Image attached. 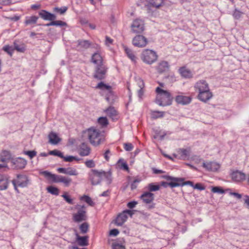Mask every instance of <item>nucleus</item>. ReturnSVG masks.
I'll return each mask as SVG.
<instances>
[{"mask_svg": "<svg viewBox=\"0 0 249 249\" xmlns=\"http://www.w3.org/2000/svg\"><path fill=\"white\" fill-rule=\"evenodd\" d=\"M157 95L156 103L160 106H166L171 104L172 99L170 93L159 87L156 88Z\"/></svg>", "mask_w": 249, "mask_h": 249, "instance_id": "nucleus-1", "label": "nucleus"}, {"mask_svg": "<svg viewBox=\"0 0 249 249\" xmlns=\"http://www.w3.org/2000/svg\"><path fill=\"white\" fill-rule=\"evenodd\" d=\"M85 134L88 137L90 143L94 146L99 145L104 140L100 131L94 128L88 129L85 132Z\"/></svg>", "mask_w": 249, "mask_h": 249, "instance_id": "nucleus-2", "label": "nucleus"}, {"mask_svg": "<svg viewBox=\"0 0 249 249\" xmlns=\"http://www.w3.org/2000/svg\"><path fill=\"white\" fill-rule=\"evenodd\" d=\"M158 55L157 53L150 49L143 50L141 54L142 61L148 65H151L158 60Z\"/></svg>", "mask_w": 249, "mask_h": 249, "instance_id": "nucleus-3", "label": "nucleus"}, {"mask_svg": "<svg viewBox=\"0 0 249 249\" xmlns=\"http://www.w3.org/2000/svg\"><path fill=\"white\" fill-rule=\"evenodd\" d=\"M96 89H101L102 91V94H106V99L109 103L112 104L114 100V96L111 90V86L105 84L104 82H101L96 87Z\"/></svg>", "mask_w": 249, "mask_h": 249, "instance_id": "nucleus-4", "label": "nucleus"}, {"mask_svg": "<svg viewBox=\"0 0 249 249\" xmlns=\"http://www.w3.org/2000/svg\"><path fill=\"white\" fill-rule=\"evenodd\" d=\"M130 27L133 33H142L145 29L144 21L140 18H136L132 21Z\"/></svg>", "mask_w": 249, "mask_h": 249, "instance_id": "nucleus-5", "label": "nucleus"}, {"mask_svg": "<svg viewBox=\"0 0 249 249\" xmlns=\"http://www.w3.org/2000/svg\"><path fill=\"white\" fill-rule=\"evenodd\" d=\"M75 209L78 210V212L77 213L73 214V221L76 222H80L86 220L87 216L85 207L84 205H77L75 206Z\"/></svg>", "mask_w": 249, "mask_h": 249, "instance_id": "nucleus-6", "label": "nucleus"}, {"mask_svg": "<svg viewBox=\"0 0 249 249\" xmlns=\"http://www.w3.org/2000/svg\"><path fill=\"white\" fill-rule=\"evenodd\" d=\"M29 183V179L27 177L23 175H17V178L12 180V183L14 186L15 189L18 192V187H26Z\"/></svg>", "mask_w": 249, "mask_h": 249, "instance_id": "nucleus-7", "label": "nucleus"}, {"mask_svg": "<svg viewBox=\"0 0 249 249\" xmlns=\"http://www.w3.org/2000/svg\"><path fill=\"white\" fill-rule=\"evenodd\" d=\"M103 171H98L93 169L89 174V179L92 185H97L100 183L103 178Z\"/></svg>", "mask_w": 249, "mask_h": 249, "instance_id": "nucleus-8", "label": "nucleus"}, {"mask_svg": "<svg viewBox=\"0 0 249 249\" xmlns=\"http://www.w3.org/2000/svg\"><path fill=\"white\" fill-rule=\"evenodd\" d=\"M148 43V39L142 35L136 36L132 39L133 45L138 48H144Z\"/></svg>", "mask_w": 249, "mask_h": 249, "instance_id": "nucleus-9", "label": "nucleus"}, {"mask_svg": "<svg viewBox=\"0 0 249 249\" xmlns=\"http://www.w3.org/2000/svg\"><path fill=\"white\" fill-rule=\"evenodd\" d=\"M133 214L131 210H126L123 212L122 213L118 215L115 220V223L117 226H121L126 221L127 219V215H130L131 216Z\"/></svg>", "mask_w": 249, "mask_h": 249, "instance_id": "nucleus-10", "label": "nucleus"}, {"mask_svg": "<svg viewBox=\"0 0 249 249\" xmlns=\"http://www.w3.org/2000/svg\"><path fill=\"white\" fill-rule=\"evenodd\" d=\"M143 202L145 204H149V209H152L155 207V204L152 203L154 199V195L149 192H146L143 193L140 196Z\"/></svg>", "mask_w": 249, "mask_h": 249, "instance_id": "nucleus-11", "label": "nucleus"}, {"mask_svg": "<svg viewBox=\"0 0 249 249\" xmlns=\"http://www.w3.org/2000/svg\"><path fill=\"white\" fill-rule=\"evenodd\" d=\"M230 175L232 180L235 182H241L246 179V174L239 170L232 171Z\"/></svg>", "mask_w": 249, "mask_h": 249, "instance_id": "nucleus-12", "label": "nucleus"}, {"mask_svg": "<svg viewBox=\"0 0 249 249\" xmlns=\"http://www.w3.org/2000/svg\"><path fill=\"white\" fill-rule=\"evenodd\" d=\"M106 72L107 68L104 65L97 66L94 74V77L98 80L104 79L106 77Z\"/></svg>", "mask_w": 249, "mask_h": 249, "instance_id": "nucleus-13", "label": "nucleus"}, {"mask_svg": "<svg viewBox=\"0 0 249 249\" xmlns=\"http://www.w3.org/2000/svg\"><path fill=\"white\" fill-rule=\"evenodd\" d=\"M11 163L14 169H22L25 167L27 162L25 160L21 158L11 159Z\"/></svg>", "mask_w": 249, "mask_h": 249, "instance_id": "nucleus-14", "label": "nucleus"}, {"mask_svg": "<svg viewBox=\"0 0 249 249\" xmlns=\"http://www.w3.org/2000/svg\"><path fill=\"white\" fill-rule=\"evenodd\" d=\"M203 167L208 171L214 172L217 171L220 168V165L217 162L209 161L204 162L203 163Z\"/></svg>", "mask_w": 249, "mask_h": 249, "instance_id": "nucleus-15", "label": "nucleus"}, {"mask_svg": "<svg viewBox=\"0 0 249 249\" xmlns=\"http://www.w3.org/2000/svg\"><path fill=\"white\" fill-rule=\"evenodd\" d=\"M195 88L196 90L198 91V93L210 89L208 83L203 80L197 82L195 85Z\"/></svg>", "mask_w": 249, "mask_h": 249, "instance_id": "nucleus-16", "label": "nucleus"}, {"mask_svg": "<svg viewBox=\"0 0 249 249\" xmlns=\"http://www.w3.org/2000/svg\"><path fill=\"white\" fill-rule=\"evenodd\" d=\"M213 96L212 92L210 91V89H208L207 90L198 93L197 98L203 102H206L211 99Z\"/></svg>", "mask_w": 249, "mask_h": 249, "instance_id": "nucleus-17", "label": "nucleus"}, {"mask_svg": "<svg viewBox=\"0 0 249 249\" xmlns=\"http://www.w3.org/2000/svg\"><path fill=\"white\" fill-rule=\"evenodd\" d=\"M164 178L167 180H173V181H171L169 183L162 182V185L165 187H167V185H168L172 188L179 186L180 184L178 182V181L179 180H182L181 178H172L170 176H165Z\"/></svg>", "mask_w": 249, "mask_h": 249, "instance_id": "nucleus-18", "label": "nucleus"}, {"mask_svg": "<svg viewBox=\"0 0 249 249\" xmlns=\"http://www.w3.org/2000/svg\"><path fill=\"white\" fill-rule=\"evenodd\" d=\"M72 180L71 178L60 175H56L54 182L55 183H63L65 186L68 187L71 183Z\"/></svg>", "mask_w": 249, "mask_h": 249, "instance_id": "nucleus-19", "label": "nucleus"}, {"mask_svg": "<svg viewBox=\"0 0 249 249\" xmlns=\"http://www.w3.org/2000/svg\"><path fill=\"white\" fill-rule=\"evenodd\" d=\"M49 142L53 145L57 144L61 139L58 136L57 134L53 131L51 132L48 135Z\"/></svg>", "mask_w": 249, "mask_h": 249, "instance_id": "nucleus-20", "label": "nucleus"}, {"mask_svg": "<svg viewBox=\"0 0 249 249\" xmlns=\"http://www.w3.org/2000/svg\"><path fill=\"white\" fill-rule=\"evenodd\" d=\"M90 153V147L85 143H82L79 147V154L81 156H87Z\"/></svg>", "mask_w": 249, "mask_h": 249, "instance_id": "nucleus-21", "label": "nucleus"}, {"mask_svg": "<svg viewBox=\"0 0 249 249\" xmlns=\"http://www.w3.org/2000/svg\"><path fill=\"white\" fill-rule=\"evenodd\" d=\"M39 16L44 20H54L56 19V16L53 14H51L45 10H42L39 12Z\"/></svg>", "mask_w": 249, "mask_h": 249, "instance_id": "nucleus-22", "label": "nucleus"}, {"mask_svg": "<svg viewBox=\"0 0 249 249\" xmlns=\"http://www.w3.org/2000/svg\"><path fill=\"white\" fill-rule=\"evenodd\" d=\"M191 98L189 96H186L182 95H178L176 98V101L182 105H186L191 102Z\"/></svg>", "mask_w": 249, "mask_h": 249, "instance_id": "nucleus-23", "label": "nucleus"}, {"mask_svg": "<svg viewBox=\"0 0 249 249\" xmlns=\"http://www.w3.org/2000/svg\"><path fill=\"white\" fill-rule=\"evenodd\" d=\"M190 149L180 148L178 151V155L181 160H185L190 156Z\"/></svg>", "mask_w": 249, "mask_h": 249, "instance_id": "nucleus-24", "label": "nucleus"}, {"mask_svg": "<svg viewBox=\"0 0 249 249\" xmlns=\"http://www.w3.org/2000/svg\"><path fill=\"white\" fill-rule=\"evenodd\" d=\"M179 72L183 77L190 78L193 77L192 71L185 67H181L179 69Z\"/></svg>", "mask_w": 249, "mask_h": 249, "instance_id": "nucleus-25", "label": "nucleus"}, {"mask_svg": "<svg viewBox=\"0 0 249 249\" xmlns=\"http://www.w3.org/2000/svg\"><path fill=\"white\" fill-rule=\"evenodd\" d=\"M12 159L11 155L10 153L8 151L3 150L2 151L0 155V160L2 162H8L10 160H11Z\"/></svg>", "mask_w": 249, "mask_h": 249, "instance_id": "nucleus-26", "label": "nucleus"}, {"mask_svg": "<svg viewBox=\"0 0 249 249\" xmlns=\"http://www.w3.org/2000/svg\"><path fill=\"white\" fill-rule=\"evenodd\" d=\"M169 68V64L167 62L163 61L159 63L157 70L160 73H162L167 70Z\"/></svg>", "mask_w": 249, "mask_h": 249, "instance_id": "nucleus-27", "label": "nucleus"}, {"mask_svg": "<svg viewBox=\"0 0 249 249\" xmlns=\"http://www.w3.org/2000/svg\"><path fill=\"white\" fill-rule=\"evenodd\" d=\"M9 182L6 177L0 175V190H5L7 188Z\"/></svg>", "mask_w": 249, "mask_h": 249, "instance_id": "nucleus-28", "label": "nucleus"}, {"mask_svg": "<svg viewBox=\"0 0 249 249\" xmlns=\"http://www.w3.org/2000/svg\"><path fill=\"white\" fill-rule=\"evenodd\" d=\"M91 60L92 62L97 66L102 65V58L98 53H95L92 55Z\"/></svg>", "mask_w": 249, "mask_h": 249, "instance_id": "nucleus-29", "label": "nucleus"}, {"mask_svg": "<svg viewBox=\"0 0 249 249\" xmlns=\"http://www.w3.org/2000/svg\"><path fill=\"white\" fill-rule=\"evenodd\" d=\"M38 19V18L35 16L27 17H26L24 23L26 26L34 25L36 23Z\"/></svg>", "mask_w": 249, "mask_h": 249, "instance_id": "nucleus-30", "label": "nucleus"}, {"mask_svg": "<svg viewBox=\"0 0 249 249\" xmlns=\"http://www.w3.org/2000/svg\"><path fill=\"white\" fill-rule=\"evenodd\" d=\"M76 241L79 246H86L88 245V237L87 236H80L78 234H76Z\"/></svg>", "mask_w": 249, "mask_h": 249, "instance_id": "nucleus-31", "label": "nucleus"}, {"mask_svg": "<svg viewBox=\"0 0 249 249\" xmlns=\"http://www.w3.org/2000/svg\"><path fill=\"white\" fill-rule=\"evenodd\" d=\"M95 45L91 44L88 40H80L78 41V46L83 49H87L90 47H93Z\"/></svg>", "mask_w": 249, "mask_h": 249, "instance_id": "nucleus-32", "label": "nucleus"}, {"mask_svg": "<svg viewBox=\"0 0 249 249\" xmlns=\"http://www.w3.org/2000/svg\"><path fill=\"white\" fill-rule=\"evenodd\" d=\"M41 174L43 175L45 178L49 179L52 180L53 182H54L55 178L57 175L53 174L51 173L45 171L41 172Z\"/></svg>", "mask_w": 249, "mask_h": 249, "instance_id": "nucleus-33", "label": "nucleus"}, {"mask_svg": "<svg viewBox=\"0 0 249 249\" xmlns=\"http://www.w3.org/2000/svg\"><path fill=\"white\" fill-rule=\"evenodd\" d=\"M104 177L106 180L107 183L108 184H110L112 182V173L110 171L107 172L104 171L103 174V178Z\"/></svg>", "mask_w": 249, "mask_h": 249, "instance_id": "nucleus-34", "label": "nucleus"}, {"mask_svg": "<svg viewBox=\"0 0 249 249\" xmlns=\"http://www.w3.org/2000/svg\"><path fill=\"white\" fill-rule=\"evenodd\" d=\"M107 114L110 117L113 118L117 115V112L113 107H110L106 110Z\"/></svg>", "mask_w": 249, "mask_h": 249, "instance_id": "nucleus-35", "label": "nucleus"}, {"mask_svg": "<svg viewBox=\"0 0 249 249\" xmlns=\"http://www.w3.org/2000/svg\"><path fill=\"white\" fill-rule=\"evenodd\" d=\"M124 50H125V52L127 54V55L128 56V57L132 61H134V62L136 61V57L133 53L132 50L127 47H124Z\"/></svg>", "mask_w": 249, "mask_h": 249, "instance_id": "nucleus-36", "label": "nucleus"}, {"mask_svg": "<svg viewBox=\"0 0 249 249\" xmlns=\"http://www.w3.org/2000/svg\"><path fill=\"white\" fill-rule=\"evenodd\" d=\"M47 190L49 193L52 195L55 196H58L59 195V189L54 186H50L48 187L47 188Z\"/></svg>", "mask_w": 249, "mask_h": 249, "instance_id": "nucleus-37", "label": "nucleus"}, {"mask_svg": "<svg viewBox=\"0 0 249 249\" xmlns=\"http://www.w3.org/2000/svg\"><path fill=\"white\" fill-rule=\"evenodd\" d=\"M150 4L153 7L158 8L163 3V0H149Z\"/></svg>", "mask_w": 249, "mask_h": 249, "instance_id": "nucleus-38", "label": "nucleus"}, {"mask_svg": "<svg viewBox=\"0 0 249 249\" xmlns=\"http://www.w3.org/2000/svg\"><path fill=\"white\" fill-rule=\"evenodd\" d=\"M117 165L121 169H123L126 171L128 170V166L126 163L123 160H119L117 162Z\"/></svg>", "mask_w": 249, "mask_h": 249, "instance_id": "nucleus-39", "label": "nucleus"}, {"mask_svg": "<svg viewBox=\"0 0 249 249\" xmlns=\"http://www.w3.org/2000/svg\"><path fill=\"white\" fill-rule=\"evenodd\" d=\"M164 115V112L154 111L152 112L151 117L153 119H157L163 117Z\"/></svg>", "mask_w": 249, "mask_h": 249, "instance_id": "nucleus-40", "label": "nucleus"}, {"mask_svg": "<svg viewBox=\"0 0 249 249\" xmlns=\"http://www.w3.org/2000/svg\"><path fill=\"white\" fill-rule=\"evenodd\" d=\"M81 199L85 201L90 206H93L94 205V203L92 200L91 198L89 196L85 195L81 198Z\"/></svg>", "mask_w": 249, "mask_h": 249, "instance_id": "nucleus-41", "label": "nucleus"}, {"mask_svg": "<svg viewBox=\"0 0 249 249\" xmlns=\"http://www.w3.org/2000/svg\"><path fill=\"white\" fill-rule=\"evenodd\" d=\"M160 186L159 185H155L153 183H150L148 185V190L150 192H154L158 191L160 189Z\"/></svg>", "mask_w": 249, "mask_h": 249, "instance_id": "nucleus-42", "label": "nucleus"}, {"mask_svg": "<svg viewBox=\"0 0 249 249\" xmlns=\"http://www.w3.org/2000/svg\"><path fill=\"white\" fill-rule=\"evenodd\" d=\"M70 176H77L78 175V172L76 170L72 167H68L67 168V174Z\"/></svg>", "mask_w": 249, "mask_h": 249, "instance_id": "nucleus-43", "label": "nucleus"}, {"mask_svg": "<svg viewBox=\"0 0 249 249\" xmlns=\"http://www.w3.org/2000/svg\"><path fill=\"white\" fill-rule=\"evenodd\" d=\"M62 197H63L64 200L70 204H73V201L71 197L68 195L67 193H65L63 195H62Z\"/></svg>", "mask_w": 249, "mask_h": 249, "instance_id": "nucleus-44", "label": "nucleus"}, {"mask_svg": "<svg viewBox=\"0 0 249 249\" xmlns=\"http://www.w3.org/2000/svg\"><path fill=\"white\" fill-rule=\"evenodd\" d=\"M49 154L51 155L56 156L61 158H63V153L58 150H53L49 152Z\"/></svg>", "mask_w": 249, "mask_h": 249, "instance_id": "nucleus-45", "label": "nucleus"}, {"mask_svg": "<svg viewBox=\"0 0 249 249\" xmlns=\"http://www.w3.org/2000/svg\"><path fill=\"white\" fill-rule=\"evenodd\" d=\"M3 50L11 56H12L14 51V49L12 48V47L8 45L4 46Z\"/></svg>", "mask_w": 249, "mask_h": 249, "instance_id": "nucleus-46", "label": "nucleus"}, {"mask_svg": "<svg viewBox=\"0 0 249 249\" xmlns=\"http://www.w3.org/2000/svg\"><path fill=\"white\" fill-rule=\"evenodd\" d=\"M98 123L102 126H106L108 124V121L106 117H100L98 119Z\"/></svg>", "mask_w": 249, "mask_h": 249, "instance_id": "nucleus-47", "label": "nucleus"}, {"mask_svg": "<svg viewBox=\"0 0 249 249\" xmlns=\"http://www.w3.org/2000/svg\"><path fill=\"white\" fill-rule=\"evenodd\" d=\"M88 228V224L87 223H84L81 225L80 229L82 233H85L87 232Z\"/></svg>", "mask_w": 249, "mask_h": 249, "instance_id": "nucleus-48", "label": "nucleus"}, {"mask_svg": "<svg viewBox=\"0 0 249 249\" xmlns=\"http://www.w3.org/2000/svg\"><path fill=\"white\" fill-rule=\"evenodd\" d=\"M212 191L214 193L218 194H223L224 191L220 187H213L212 188Z\"/></svg>", "mask_w": 249, "mask_h": 249, "instance_id": "nucleus-49", "label": "nucleus"}, {"mask_svg": "<svg viewBox=\"0 0 249 249\" xmlns=\"http://www.w3.org/2000/svg\"><path fill=\"white\" fill-rule=\"evenodd\" d=\"M14 50H16L17 51L21 53H23L25 51V48L23 46H19L16 43H14Z\"/></svg>", "mask_w": 249, "mask_h": 249, "instance_id": "nucleus-50", "label": "nucleus"}, {"mask_svg": "<svg viewBox=\"0 0 249 249\" xmlns=\"http://www.w3.org/2000/svg\"><path fill=\"white\" fill-rule=\"evenodd\" d=\"M85 164L88 168H92L95 166L94 161L92 160H87L85 161Z\"/></svg>", "mask_w": 249, "mask_h": 249, "instance_id": "nucleus-51", "label": "nucleus"}, {"mask_svg": "<svg viewBox=\"0 0 249 249\" xmlns=\"http://www.w3.org/2000/svg\"><path fill=\"white\" fill-rule=\"evenodd\" d=\"M112 249H125V247L119 243H114L112 245Z\"/></svg>", "mask_w": 249, "mask_h": 249, "instance_id": "nucleus-52", "label": "nucleus"}, {"mask_svg": "<svg viewBox=\"0 0 249 249\" xmlns=\"http://www.w3.org/2000/svg\"><path fill=\"white\" fill-rule=\"evenodd\" d=\"M63 159H64V160L67 162H71L73 160H77L76 158L75 157H74L72 156H66V157H64L63 156Z\"/></svg>", "mask_w": 249, "mask_h": 249, "instance_id": "nucleus-53", "label": "nucleus"}, {"mask_svg": "<svg viewBox=\"0 0 249 249\" xmlns=\"http://www.w3.org/2000/svg\"><path fill=\"white\" fill-rule=\"evenodd\" d=\"M124 148L127 151H130L133 148V146L131 143H124Z\"/></svg>", "mask_w": 249, "mask_h": 249, "instance_id": "nucleus-54", "label": "nucleus"}, {"mask_svg": "<svg viewBox=\"0 0 249 249\" xmlns=\"http://www.w3.org/2000/svg\"><path fill=\"white\" fill-rule=\"evenodd\" d=\"M53 26H64L66 25V23L61 20H53Z\"/></svg>", "mask_w": 249, "mask_h": 249, "instance_id": "nucleus-55", "label": "nucleus"}, {"mask_svg": "<svg viewBox=\"0 0 249 249\" xmlns=\"http://www.w3.org/2000/svg\"><path fill=\"white\" fill-rule=\"evenodd\" d=\"M194 189H197L200 191H202L205 190V187L202 185L201 183H198L194 185Z\"/></svg>", "mask_w": 249, "mask_h": 249, "instance_id": "nucleus-56", "label": "nucleus"}, {"mask_svg": "<svg viewBox=\"0 0 249 249\" xmlns=\"http://www.w3.org/2000/svg\"><path fill=\"white\" fill-rule=\"evenodd\" d=\"M24 153L28 155L30 159H32L36 154V152L35 151H25Z\"/></svg>", "mask_w": 249, "mask_h": 249, "instance_id": "nucleus-57", "label": "nucleus"}, {"mask_svg": "<svg viewBox=\"0 0 249 249\" xmlns=\"http://www.w3.org/2000/svg\"><path fill=\"white\" fill-rule=\"evenodd\" d=\"M119 231L117 229H114L111 230L109 232V235L111 236H116L118 235Z\"/></svg>", "mask_w": 249, "mask_h": 249, "instance_id": "nucleus-58", "label": "nucleus"}, {"mask_svg": "<svg viewBox=\"0 0 249 249\" xmlns=\"http://www.w3.org/2000/svg\"><path fill=\"white\" fill-rule=\"evenodd\" d=\"M67 10V8L66 7H64L63 8H55V10L59 12L61 14H64Z\"/></svg>", "mask_w": 249, "mask_h": 249, "instance_id": "nucleus-59", "label": "nucleus"}, {"mask_svg": "<svg viewBox=\"0 0 249 249\" xmlns=\"http://www.w3.org/2000/svg\"><path fill=\"white\" fill-rule=\"evenodd\" d=\"M113 39L110 38L109 37L106 36V44L107 46H109L110 44H111L113 43Z\"/></svg>", "mask_w": 249, "mask_h": 249, "instance_id": "nucleus-60", "label": "nucleus"}, {"mask_svg": "<svg viewBox=\"0 0 249 249\" xmlns=\"http://www.w3.org/2000/svg\"><path fill=\"white\" fill-rule=\"evenodd\" d=\"M137 202L136 201H131L128 203L127 204V207L129 208L130 209H132L135 207V206L137 205Z\"/></svg>", "mask_w": 249, "mask_h": 249, "instance_id": "nucleus-61", "label": "nucleus"}, {"mask_svg": "<svg viewBox=\"0 0 249 249\" xmlns=\"http://www.w3.org/2000/svg\"><path fill=\"white\" fill-rule=\"evenodd\" d=\"M139 84L140 89L139 90V94L141 96L142 94V89L144 86L143 81L140 79L139 80Z\"/></svg>", "mask_w": 249, "mask_h": 249, "instance_id": "nucleus-62", "label": "nucleus"}, {"mask_svg": "<svg viewBox=\"0 0 249 249\" xmlns=\"http://www.w3.org/2000/svg\"><path fill=\"white\" fill-rule=\"evenodd\" d=\"M57 170L59 173L67 174V168L60 167L58 168Z\"/></svg>", "mask_w": 249, "mask_h": 249, "instance_id": "nucleus-63", "label": "nucleus"}, {"mask_svg": "<svg viewBox=\"0 0 249 249\" xmlns=\"http://www.w3.org/2000/svg\"><path fill=\"white\" fill-rule=\"evenodd\" d=\"M241 12L238 11H235L233 14V16L236 18H239L241 16Z\"/></svg>", "mask_w": 249, "mask_h": 249, "instance_id": "nucleus-64", "label": "nucleus"}]
</instances>
